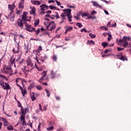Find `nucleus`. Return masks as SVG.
<instances>
[{
	"mask_svg": "<svg viewBox=\"0 0 131 131\" xmlns=\"http://www.w3.org/2000/svg\"><path fill=\"white\" fill-rule=\"evenodd\" d=\"M130 41V37L125 36L123 37L122 39H116L117 43L119 46H122L124 48H126L128 45V41Z\"/></svg>",
	"mask_w": 131,
	"mask_h": 131,
	"instance_id": "f257e3e1",
	"label": "nucleus"
},
{
	"mask_svg": "<svg viewBox=\"0 0 131 131\" xmlns=\"http://www.w3.org/2000/svg\"><path fill=\"white\" fill-rule=\"evenodd\" d=\"M40 12L39 13V15H42V14H46L45 11L48 10L49 7L46 4H42L40 6Z\"/></svg>",
	"mask_w": 131,
	"mask_h": 131,
	"instance_id": "f03ea898",
	"label": "nucleus"
},
{
	"mask_svg": "<svg viewBox=\"0 0 131 131\" xmlns=\"http://www.w3.org/2000/svg\"><path fill=\"white\" fill-rule=\"evenodd\" d=\"M46 75H47V71H43L42 73L41 77L38 80L39 82H40L41 83H42V81H43V80H46V79H48V77H47ZM43 84H44V85H48V84L47 83H43Z\"/></svg>",
	"mask_w": 131,
	"mask_h": 131,
	"instance_id": "7ed1b4c3",
	"label": "nucleus"
},
{
	"mask_svg": "<svg viewBox=\"0 0 131 131\" xmlns=\"http://www.w3.org/2000/svg\"><path fill=\"white\" fill-rule=\"evenodd\" d=\"M16 6H15V3H13L12 5H8V10L10 11V14H13L14 13V9Z\"/></svg>",
	"mask_w": 131,
	"mask_h": 131,
	"instance_id": "20e7f679",
	"label": "nucleus"
},
{
	"mask_svg": "<svg viewBox=\"0 0 131 131\" xmlns=\"http://www.w3.org/2000/svg\"><path fill=\"white\" fill-rule=\"evenodd\" d=\"M3 70L4 73H6L7 74L12 73V69L10 67H6L4 68Z\"/></svg>",
	"mask_w": 131,
	"mask_h": 131,
	"instance_id": "39448f33",
	"label": "nucleus"
},
{
	"mask_svg": "<svg viewBox=\"0 0 131 131\" xmlns=\"http://www.w3.org/2000/svg\"><path fill=\"white\" fill-rule=\"evenodd\" d=\"M63 12H64V14L67 16V17H69L71 16V9H63Z\"/></svg>",
	"mask_w": 131,
	"mask_h": 131,
	"instance_id": "423d86ee",
	"label": "nucleus"
},
{
	"mask_svg": "<svg viewBox=\"0 0 131 131\" xmlns=\"http://www.w3.org/2000/svg\"><path fill=\"white\" fill-rule=\"evenodd\" d=\"M6 17L7 18V19H8L9 20H10V21H14V19H15V15L14 14H11V13H10V14L8 15V16H6Z\"/></svg>",
	"mask_w": 131,
	"mask_h": 131,
	"instance_id": "0eeeda50",
	"label": "nucleus"
},
{
	"mask_svg": "<svg viewBox=\"0 0 131 131\" xmlns=\"http://www.w3.org/2000/svg\"><path fill=\"white\" fill-rule=\"evenodd\" d=\"M5 85H4L3 83H1V85L2 86L3 89L4 90H11V87L10 86V85L7 83H5Z\"/></svg>",
	"mask_w": 131,
	"mask_h": 131,
	"instance_id": "6e6552de",
	"label": "nucleus"
},
{
	"mask_svg": "<svg viewBox=\"0 0 131 131\" xmlns=\"http://www.w3.org/2000/svg\"><path fill=\"white\" fill-rule=\"evenodd\" d=\"M23 20L22 19H18V20L17 21V26L18 27H20V28H23Z\"/></svg>",
	"mask_w": 131,
	"mask_h": 131,
	"instance_id": "1a4fd4ad",
	"label": "nucleus"
},
{
	"mask_svg": "<svg viewBox=\"0 0 131 131\" xmlns=\"http://www.w3.org/2000/svg\"><path fill=\"white\" fill-rule=\"evenodd\" d=\"M116 59H120V60H121L122 61H126V60H127V59L126 58H125L124 56L121 55V56H119V55H116L115 56Z\"/></svg>",
	"mask_w": 131,
	"mask_h": 131,
	"instance_id": "9d476101",
	"label": "nucleus"
},
{
	"mask_svg": "<svg viewBox=\"0 0 131 131\" xmlns=\"http://www.w3.org/2000/svg\"><path fill=\"white\" fill-rule=\"evenodd\" d=\"M19 9H24V0H20L18 4Z\"/></svg>",
	"mask_w": 131,
	"mask_h": 131,
	"instance_id": "9b49d317",
	"label": "nucleus"
},
{
	"mask_svg": "<svg viewBox=\"0 0 131 131\" xmlns=\"http://www.w3.org/2000/svg\"><path fill=\"white\" fill-rule=\"evenodd\" d=\"M21 114L26 115V113H28L29 112V111L28 110V108H25V109L23 108V107L21 108Z\"/></svg>",
	"mask_w": 131,
	"mask_h": 131,
	"instance_id": "f8f14e48",
	"label": "nucleus"
},
{
	"mask_svg": "<svg viewBox=\"0 0 131 131\" xmlns=\"http://www.w3.org/2000/svg\"><path fill=\"white\" fill-rule=\"evenodd\" d=\"M19 50H20V46H19V43H17V48H13L12 51L14 54H17V53L19 52Z\"/></svg>",
	"mask_w": 131,
	"mask_h": 131,
	"instance_id": "ddd939ff",
	"label": "nucleus"
},
{
	"mask_svg": "<svg viewBox=\"0 0 131 131\" xmlns=\"http://www.w3.org/2000/svg\"><path fill=\"white\" fill-rule=\"evenodd\" d=\"M27 15V12H24L23 13V17H22V19H21L23 21V20H24V21H28L27 20V15Z\"/></svg>",
	"mask_w": 131,
	"mask_h": 131,
	"instance_id": "4468645a",
	"label": "nucleus"
},
{
	"mask_svg": "<svg viewBox=\"0 0 131 131\" xmlns=\"http://www.w3.org/2000/svg\"><path fill=\"white\" fill-rule=\"evenodd\" d=\"M91 3L93 4V6L94 7H96V8H100V9H102V7L100 6L98 3L94 2V1H92Z\"/></svg>",
	"mask_w": 131,
	"mask_h": 131,
	"instance_id": "2eb2a0df",
	"label": "nucleus"
},
{
	"mask_svg": "<svg viewBox=\"0 0 131 131\" xmlns=\"http://www.w3.org/2000/svg\"><path fill=\"white\" fill-rule=\"evenodd\" d=\"M31 99L32 101H35L36 98L35 97V94L34 92L30 93Z\"/></svg>",
	"mask_w": 131,
	"mask_h": 131,
	"instance_id": "dca6fc26",
	"label": "nucleus"
},
{
	"mask_svg": "<svg viewBox=\"0 0 131 131\" xmlns=\"http://www.w3.org/2000/svg\"><path fill=\"white\" fill-rule=\"evenodd\" d=\"M31 4L33 5H35L36 6H39L40 5V3L38 1H31Z\"/></svg>",
	"mask_w": 131,
	"mask_h": 131,
	"instance_id": "f3484780",
	"label": "nucleus"
},
{
	"mask_svg": "<svg viewBox=\"0 0 131 131\" xmlns=\"http://www.w3.org/2000/svg\"><path fill=\"white\" fill-rule=\"evenodd\" d=\"M52 26L50 28V29H49V30H50L51 31H52V30L55 29V28H56V24H55V22L54 21V23H52L51 24Z\"/></svg>",
	"mask_w": 131,
	"mask_h": 131,
	"instance_id": "a211bd4d",
	"label": "nucleus"
},
{
	"mask_svg": "<svg viewBox=\"0 0 131 131\" xmlns=\"http://www.w3.org/2000/svg\"><path fill=\"white\" fill-rule=\"evenodd\" d=\"M50 75H51V78H55L56 76V73H54V71L52 70L51 71Z\"/></svg>",
	"mask_w": 131,
	"mask_h": 131,
	"instance_id": "6ab92c4d",
	"label": "nucleus"
},
{
	"mask_svg": "<svg viewBox=\"0 0 131 131\" xmlns=\"http://www.w3.org/2000/svg\"><path fill=\"white\" fill-rule=\"evenodd\" d=\"M31 10L30 11V14H35V7H31Z\"/></svg>",
	"mask_w": 131,
	"mask_h": 131,
	"instance_id": "aec40b11",
	"label": "nucleus"
},
{
	"mask_svg": "<svg viewBox=\"0 0 131 131\" xmlns=\"http://www.w3.org/2000/svg\"><path fill=\"white\" fill-rule=\"evenodd\" d=\"M27 66H31V67H32L33 66V63L31 62L30 60H27Z\"/></svg>",
	"mask_w": 131,
	"mask_h": 131,
	"instance_id": "412c9836",
	"label": "nucleus"
},
{
	"mask_svg": "<svg viewBox=\"0 0 131 131\" xmlns=\"http://www.w3.org/2000/svg\"><path fill=\"white\" fill-rule=\"evenodd\" d=\"M88 45H95V42L93 41V40H88L87 42Z\"/></svg>",
	"mask_w": 131,
	"mask_h": 131,
	"instance_id": "4be33fe9",
	"label": "nucleus"
},
{
	"mask_svg": "<svg viewBox=\"0 0 131 131\" xmlns=\"http://www.w3.org/2000/svg\"><path fill=\"white\" fill-rule=\"evenodd\" d=\"M38 24H39V19H37L35 20V23H34V26L35 27H36Z\"/></svg>",
	"mask_w": 131,
	"mask_h": 131,
	"instance_id": "5701e85b",
	"label": "nucleus"
},
{
	"mask_svg": "<svg viewBox=\"0 0 131 131\" xmlns=\"http://www.w3.org/2000/svg\"><path fill=\"white\" fill-rule=\"evenodd\" d=\"M82 17H86V16H90L89 12H84L81 14Z\"/></svg>",
	"mask_w": 131,
	"mask_h": 131,
	"instance_id": "b1692460",
	"label": "nucleus"
},
{
	"mask_svg": "<svg viewBox=\"0 0 131 131\" xmlns=\"http://www.w3.org/2000/svg\"><path fill=\"white\" fill-rule=\"evenodd\" d=\"M41 51H42V48H41V46H39L38 49L36 50V52H37V53H40Z\"/></svg>",
	"mask_w": 131,
	"mask_h": 131,
	"instance_id": "393cba45",
	"label": "nucleus"
},
{
	"mask_svg": "<svg viewBox=\"0 0 131 131\" xmlns=\"http://www.w3.org/2000/svg\"><path fill=\"white\" fill-rule=\"evenodd\" d=\"M7 129L8 130H14V129L13 128V126L12 125L8 126H7Z\"/></svg>",
	"mask_w": 131,
	"mask_h": 131,
	"instance_id": "a878e982",
	"label": "nucleus"
},
{
	"mask_svg": "<svg viewBox=\"0 0 131 131\" xmlns=\"http://www.w3.org/2000/svg\"><path fill=\"white\" fill-rule=\"evenodd\" d=\"M27 93L26 90L24 89V90H21V94L23 95V97L25 96V94Z\"/></svg>",
	"mask_w": 131,
	"mask_h": 131,
	"instance_id": "bb28decb",
	"label": "nucleus"
},
{
	"mask_svg": "<svg viewBox=\"0 0 131 131\" xmlns=\"http://www.w3.org/2000/svg\"><path fill=\"white\" fill-rule=\"evenodd\" d=\"M34 30H35V28L31 27V28H30V29H28V31H30V32H32V31H34Z\"/></svg>",
	"mask_w": 131,
	"mask_h": 131,
	"instance_id": "cd10ccee",
	"label": "nucleus"
},
{
	"mask_svg": "<svg viewBox=\"0 0 131 131\" xmlns=\"http://www.w3.org/2000/svg\"><path fill=\"white\" fill-rule=\"evenodd\" d=\"M25 25H26V27H27V28H26V30H28V29H30V28H31V25H29L27 23H26Z\"/></svg>",
	"mask_w": 131,
	"mask_h": 131,
	"instance_id": "c85d7f7f",
	"label": "nucleus"
},
{
	"mask_svg": "<svg viewBox=\"0 0 131 131\" xmlns=\"http://www.w3.org/2000/svg\"><path fill=\"white\" fill-rule=\"evenodd\" d=\"M76 25L78 26V27H79V28H81V27H82V24H81V23H77V24H76Z\"/></svg>",
	"mask_w": 131,
	"mask_h": 131,
	"instance_id": "c756f323",
	"label": "nucleus"
},
{
	"mask_svg": "<svg viewBox=\"0 0 131 131\" xmlns=\"http://www.w3.org/2000/svg\"><path fill=\"white\" fill-rule=\"evenodd\" d=\"M0 120H2V121H3V122H4V123H6L8 122L7 120L4 118H0Z\"/></svg>",
	"mask_w": 131,
	"mask_h": 131,
	"instance_id": "7c9ffc66",
	"label": "nucleus"
},
{
	"mask_svg": "<svg viewBox=\"0 0 131 131\" xmlns=\"http://www.w3.org/2000/svg\"><path fill=\"white\" fill-rule=\"evenodd\" d=\"M34 87V85H33V84H31L29 86H28V90H29L30 91V90H31V89H33V88Z\"/></svg>",
	"mask_w": 131,
	"mask_h": 131,
	"instance_id": "2f4dec72",
	"label": "nucleus"
},
{
	"mask_svg": "<svg viewBox=\"0 0 131 131\" xmlns=\"http://www.w3.org/2000/svg\"><path fill=\"white\" fill-rule=\"evenodd\" d=\"M49 8L51 10H56L57 9V7H55V6H53L52 5H50L49 6Z\"/></svg>",
	"mask_w": 131,
	"mask_h": 131,
	"instance_id": "473e14b6",
	"label": "nucleus"
},
{
	"mask_svg": "<svg viewBox=\"0 0 131 131\" xmlns=\"http://www.w3.org/2000/svg\"><path fill=\"white\" fill-rule=\"evenodd\" d=\"M52 23H54V21H51L48 25L46 26V28L49 30V28H50V26L52 25Z\"/></svg>",
	"mask_w": 131,
	"mask_h": 131,
	"instance_id": "72a5a7b5",
	"label": "nucleus"
},
{
	"mask_svg": "<svg viewBox=\"0 0 131 131\" xmlns=\"http://www.w3.org/2000/svg\"><path fill=\"white\" fill-rule=\"evenodd\" d=\"M67 29L66 30V31H69V30H72L73 29V27H67Z\"/></svg>",
	"mask_w": 131,
	"mask_h": 131,
	"instance_id": "f704fd0d",
	"label": "nucleus"
},
{
	"mask_svg": "<svg viewBox=\"0 0 131 131\" xmlns=\"http://www.w3.org/2000/svg\"><path fill=\"white\" fill-rule=\"evenodd\" d=\"M20 119H21V120H25V115L22 114V115L20 116Z\"/></svg>",
	"mask_w": 131,
	"mask_h": 131,
	"instance_id": "c9c22d12",
	"label": "nucleus"
},
{
	"mask_svg": "<svg viewBox=\"0 0 131 131\" xmlns=\"http://www.w3.org/2000/svg\"><path fill=\"white\" fill-rule=\"evenodd\" d=\"M89 36H90V37H91V38H95V37H96V35L93 34L92 33H90Z\"/></svg>",
	"mask_w": 131,
	"mask_h": 131,
	"instance_id": "e433bc0d",
	"label": "nucleus"
},
{
	"mask_svg": "<svg viewBox=\"0 0 131 131\" xmlns=\"http://www.w3.org/2000/svg\"><path fill=\"white\" fill-rule=\"evenodd\" d=\"M102 47H103V48H106V47H107V46H108V43H107L105 42H103L102 43Z\"/></svg>",
	"mask_w": 131,
	"mask_h": 131,
	"instance_id": "4c0bfd02",
	"label": "nucleus"
},
{
	"mask_svg": "<svg viewBox=\"0 0 131 131\" xmlns=\"http://www.w3.org/2000/svg\"><path fill=\"white\" fill-rule=\"evenodd\" d=\"M36 88L37 90H38L39 91H40V90H42V88L40 85H36Z\"/></svg>",
	"mask_w": 131,
	"mask_h": 131,
	"instance_id": "58836bf2",
	"label": "nucleus"
},
{
	"mask_svg": "<svg viewBox=\"0 0 131 131\" xmlns=\"http://www.w3.org/2000/svg\"><path fill=\"white\" fill-rule=\"evenodd\" d=\"M47 130H53L54 129V127L50 126L49 127L47 128Z\"/></svg>",
	"mask_w": 131,
	"mask_h": 131,
	"instance_id": "ea45409f",
	"label": "nucleus"
},
{
	"mask_svg": "<svg viewBox=\"0 0 131 131\" xmlns=\"http://www.w3.org/2000/svg\"><path fill=\"white\" fill-rule=\"evenodd\" d=\"M45 91L47 93V97H50V91H49V90H45Z\"/></svg>",
	"mask_w": 131,
	"mask_h": 131,
	"instance_id": "a19ab883",
	"label": "nucleus"
},
{
	"mask_svg": "<svg viewBox=\"0 0 131 131\" xmlns=\"http://www.w3.org/2000/svg\"><path fill=\"white\" fill-rule=\"evenodd\" d=\"M61 21L59 22L60 24H62L64 23V20H65V17H61Z\"/></svg>",
	"mask_w": 131,
	"mask_h": 131,
	"instance_id": "79ce46f5",
	"label": "nucleus"
},
{
	"mask_svg": "<svg viewBox=\"0 0 131 131\" xmlns=\"http://www.w3.org/2000/svg\"><path fill=\"white\" fill-rule=\"evenodd\" d=\"M55 17L56 19H59L60 18V16H59V13H58V12L55 13Z\"/></svg>",
	"mask_w": 131,
	"mask_h": 131,
	"instance_id": "37998d69",
	"label": "nucleus"
},
{
	"mask_svg": "<svg viewBox=\"0 0 131 131\" xmlns=\"http://www.w3.org/2000/svg\"><path fill=\"white\" fill-rule=\"evenodd\" d=\"M71 18H72V15L68 16V21H69V22H71V21H72V19H71Z\"/></svg>",
	"mask_w": 131,
	"mask_h": 131,
	"instance_id": "c03bdc74",
	"label": "nucleus"
},
{
	"mask_svg": "<svg viewBox=\"0 0 131 131\" xmlns=\"http://www.w3.org/2000/svg\"><path fill=\"white\" fill-rule=\"evenodd\" d=\"M30 40H36V41H40V40L39 39H34L33 38H31Z\"/></svg>",
	"mask_w": 131,
	"mask_h": 131,
	"instance_id": "a18cd8bd",
	"label": "nucleus"
},
{
	"mask_svg": "<svg viewBox=\"0 0 131 131\" xmlns=\"http://www.w3.org/2000/svg\"><path fill=\"white\" fill-rule=\"evenodd\" d=\"M90 13L91 14V15H94V14H97V12H96V11L95 10H93L91 11Z\"/></svg>",
	"mask_w": 131,
	"mask_h": 131,
	"instance_id": "49530a36",
	"label": "nucleus"
},
{
	"mask_svg": "<svg viewBox=\"0 0 131 131\" xmlns=\"http://www.w3.org/2000/svg\"><path fill=\"white\" fill-rule=\"evenodd\" d=\"M52 59L53 60H54V61H57V56L53 55V57Z\"/></svg>",
	"mask_w": 131,
	"mask_h": 131,
	"instance_id": "de8ad7c7",
	"label": "nucleus"
},
{
	"mask_svg": "<svg viewBox=\"0 0 131 131\" xmlns=\"http://www.w3.org/2000/svg\"><path fill=\"white\" fill-rule=\"evenodd\" d=\"M4 114H5V115H6V116H7V117H12V116L6 114V112H4Z\"/></svg>",
	"mask_w": 131,
	"mask_h": 131,
	"instance_id": "09e8293b",
	"label": "nucleus"
},
{
	"mask_svg": "<svg viewBox=\"0 0 131 131\" xmlns=\"http://www.w3.org/2000/svg\"><path fill=\"white\" fill-rule=\"evenodd\" d=\"M117 50L118 51H123V50H124V49L122 48H119V47H118L117 48Z\"/></svg>",
	"mask_w": 131,
	"mask_h": 131,
	"instance_id": "8fccbe9b",
	"label": "nucleus"
},
{
	"mask_svg": "<svg viewBox=\"0 0 131 131\" xmlns=\"http://www.w3.org/2000/svg\"><path fill=\"white\" fill-rule=\"evenodd\" d=\"M21 121H23L22 124L23 125H26V122H25V120H22Z\"/></svg>",
	"mask_w": 131,
	"mask_h": 131,
	"instance_id": "3c124183",
	"label": "nucleus"
},
{
	"mask_svg": "<svg viewBox=\"0 0 131 131\" xmlns=\"http://www.w3.org/2000/svg\"><path fill=\"white\" fill-rule=\"evenodd\" d=\"M60 16H61V18H65V17H66V14L62 13L61 14Z\"/></svg>",
	"mask_w": 131,
	"mask_h": 131,
	"instance_id": "603ef678",
	"label": "nucleus"
},
{
	"mask_svg": "<svg viewBox=\"0 0 131 131\" xmlns=\"http://www.w3.org/2000/svg\"><path fill=\"white\" fill-rule=\"evenodd\" d=\"M20 78H17L16 79V80H15V82L16 83H18V82H19V80H20Z\"/></svg>",
	"mask_w": 131,
	"mask_h": 131,
	"instance_id": "864d4df0",
	"label": "nucleus"
},
{
	"mask_svg": "<svg viewBox=\"0 0 131 131\" xmlns=\"http://www.w3.org/2000/svg\"><path fill=\"white\" fill-rule=\"evenodd\" d=\"M83 31H85V32H88V31L84 28L81 29V32H83Z\"/></svg>",
	"mask_w": 131,
	"mask_h": 131,
	"instance_id": "5fc2aeb1",
	"label": "nucleus"
},
{
	"mask_svg": "<svg viewBox=\"0 0 131 131\" xmlns=\"http://www.w3.org/2000/svg\"><path fill=\"white\" fill-rule=\"evenodd\" d=\"M55 2L56 3L57 6H60L61 5V3H60V2H59V1L56 0Z\"/></svg>",
	"mask_w": 131,
	"mask_h": 131,
	"instance_id": "6e6d98bb",
	"label": "nucleus"
},
{
	"mask_svg": "<svg viewBox=\"0 0 131 131\" xmlns=\"http://www.w3.org/2000/svg\"><path fill=\"white\" fill-rule=\"evenodd\" d=\"M108 52H111V50H106L104 51V54H107V53H108Z\"/></svg>",
	"mask_w": 131,
	"mask_h": 131,
	"instance_id": "4d7b16f0",
	"label": "nucleus"
},
{
	"mask_svg": "<svg viewBox=\"0 0 131 131\" xmlns=\"http://www.w3.org/2000/svg\"><path fill=\"white\" fill-rule=\"evenodd\" d=\"M28 68L30 69V70H31L33 68V66H28Z\"/></svg>",
	"mask_w": 131,
	"mask_h": 131,
	"instance_id": "13d9d810",
	"label": "nucleus"
},
{
	"mask_svg": "<svg viewBox=\"0 0 131 131\" xmlns=\"http://www.w3.org/2000/svg\"><path fill=\"white\" fill-rule=\"evenodd\" d=\"M40 125H41V123L39 122L38 125V129H40Z\"/></svg>",
	"mask_w": 131,
	"mask_h": 131,
	"instance_id": "bf43d9fd",
	"label": "nucleus"
},
{
	"mask_svg": "<svg viewBox=\"0 0 131 131\" xmlns=\"http://www.w3.org/2000/svg\"><path fill=\"white\" fill-rule=\"evenodd\" d=\"M39 110H40V111H42V108H41V104H39Z\"/></svg>",
	"mask_w": 131,
	"mask_h": 131,
	"instance_id": "052dcab7",
	"label": "nucleus"
},
{
	"mask_svg": "<svg viewBox=\"0 0 131 131\" xmlns=\"http://www.w3.org/2000/svg\"><path fill=\"white\" fill-rule=\"evenodd\" d=\"M8 124H9V122H8L4 123V126H8Z\"/></svg>",
	"mask_w": 131,
	"mask_h": 131,
	"instance_id": "680f3d73",
	"label": "nucleus"
},
{
	"mask_svg": "<svg viewBox=\"0 0 131 131\" xmlns=\"http://www.w3.org/2000/svg\"><path fill=\"white\" fill-rule=\"evenodd\" d=\"M46 14H51V13H52V11L51 10H48L47 11H46Z\"/></svg>",
	"mask_w": 131,
	"mask_h": 131,
	"instance_id": "e2e57ef3",
	"label": "nucleus"
},
{
	"mask_svg": "<svg viewBox=\"0 0 131 131\" xmlns=\"http://www.w3.org/2000/svg\"><path fill=\"white\" fill-rule=\"evenodd\" d=\"M47 110V106H44V107L43 110H42V111H46Z\"/></svg>",
	"mask_w": 131,
	"mask_h": 131,
	"instance_id": "0e129e2a",
	"label": "nucleus"
},
{
	"mask_svg": "<svg viewBox=\"0 0 131 131\" xmlns=\"http://www.w3.org/2000/svg\"><path fill=\"white\" fill-rule=\"evenodd\" d=\"M49 4H51V3H55V1L54 0H50L48 1Z\"/></svg>",
	"mask_w": 131,
	"mask_h": 131,
	"instance_id": "69168bd1",
	"label": "nucleus"
},
{
	"mask_svg": "<svg viewBox=\"0 0 131 131\" xmlns=\"http://www.w3.org/2000/svg\"><path fill=\"white\" fill-rule=\"evenodd\" d=\"M15 59L14 58V59H13L12 60V61H11V64H15Z\"/></svg>",
	"mask_w": 131,
	"mask_h": 131,
	"instance_id": "338daca9",
	"label": "nucleus"
},
{
	"mask_svg": "<svg viewBox=\"0 0 131 131\" xmlns=\"http://www.w3.org/2000/svg\"><path fill=\"white\" fill-rule=\"evenodd\" d=\"M39 33V29H38L36 31V34H37V35H38V34Z\"/></svg>",
	"mask_w": 131,
	"mask_h": 131,
	"instance_id": "774afa93",
	"label": "nucleus"
}]
</instances>
